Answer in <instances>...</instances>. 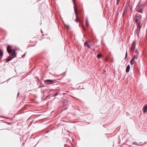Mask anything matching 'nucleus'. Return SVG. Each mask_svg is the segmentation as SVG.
Masks as SVG:
<instances>
[{
  "instance_id": "9b49d317",
  "label": "nucleus",
  "mask_w": 147,
  "mask_h": 147,
  "mask_svg": "<svg viewBox=\"0 0 147 147\" xmlns=\"http://www.w3.org/2000/svg\"><path fill=\"white\" fill-rule=\"evenodd\" d=\"M3 54V51L1 50H0V56H2Z\"/></svg>"
},
{
  "instance_id": "6ab92c4d",
  "label": "nucleus",
  "mask_w": 147,
  "mask_h": 147,
  "mask_svg": "<svg viewBox=\"0 0 147 147\" xmlns=\"http://www.w3.org/2000/svg\"><path fill=\"white\" fill-rule=\"evenodd\" d=\"M87 46L88 47V48H90V45L89 44H88L87 45Z\"/></svg>"
},
{
  "instance_id": "1a4fd4ad",
  "label": "nucleus",
  "mask_w": 147,
  "mask_h": 147,
  "mask_svg": "<svg viewBox=\"0 0 147 147\" xmlns=\"http://www.w3.org/2000/svg\"><path fill=\"white\" fill-rule=\"evenodd\" d=\"M130 69V66L129 65H128L126 69V72H128L129 71V69Z\"/></svg>"
},
{
  "instance_id": "5701e85b",
  "label": "nucleus",
  "mask_w": 147,
  "mask_h": 147,
  "mask_svg": "<svg viewBox=\"0 0 147 147\" xmlns=\"http://www.w3.org/2000/svg\"><path fill=\"white\" fill-rule=\"evenodd\" d=\"M67 29H69V25H68L67 26Z\"/></svg>"
},
{
  "instance_id": "9d476101",
  "label": "nucleus",
  "mask_w": 147,
  "mask_h": 147,
  "mask_svg": "<svg viewBox=\"0 0 147 147\" xmlns=\"http://www.w3.org/2000/svg\"><path fill=\"white\" fill-rule=\"evenodd\" d=\"M86 25L87 27H88L89 26V23H88V18L87 17L86 18Z\"/></svg>"
},
{
  "instance_id": "aec40b11",
  "label": "nucleus",
  "mask_w": 147,
  "mask_h": 147,
  "mask_svg": "<svg viewBox=\"0 0 147 147\" xmlns=\"http://www.w3.org/2000/svg\"><path fill=\"white\" fill-rule=\"evenodd\" d=\"M83 28L84 30H85L86 28H85V27H84V26H83Z\"/></svg>"
},
{
  "instance_id": "7ed1b4c3",
  "label": "nucleus",
  "mask_w": 147,
  "mask_h": 147,
  "mask_svg": "<svg viewBox=\"0 0 147 147\" xmlns=\"http://www.w3.org/2000/svg\"><path fill=\"white\" fill-rule=\"evenodd\" d=\"M76 0H73V3L74 4V11L75 12V15L76 16V18L75 20V21L76 22H81L82 23V22L81 21H80V20L79 19L78 16V9L77 8V7L76 6Z\"/></svg>"
},
{
  "instance_id": "ddd939ff",
  "label": "nucleus",
  "mask_w": 147,
  "mask_h": 147,
  "mask_svg": "<svg viewBox=\"0 0 147 147\" xmlns=\"http://www.w3.org/2000/svg\"><path fill=\"white\" fill-rule=\"evenodd\" d=\"M88 44V41H86L84 43V46H87Z\"/></svg>"
},
{
  "instance_id": "a878e982",
  "label": "nucleus",
  "mask_w": 147,
  "mask_h": 147,
  "mask_svg": "<svg viewBox=\"0 0 147 147\" xmlns=\"http://www.w3.org/2000/svg\"><path fill=\"white\" fill-rule=\"evenodd\" d=\"M2 56H0V59L2 58Z\"/></svg>"
},
{
  "instance_id": "39448f33",
  "label": "nucleus",
  "mask_w": 147,
  "mask_h": 147,
  "mask_svg": "<svg viewBox=\"0 0 147 147\" xmlns=\"http://www.w3.org/2000/svg\"><path fill=\"white\" fill-rule=\"evenodd\" d=\"M45 82L47 84H51L53 83V81L50 80H47L45 81Z\"/></svg>"
},
{
  "instance_id": "4be33fe9",
  "label": "nucleus",
  "mask_w": 147,
  "mask_h": 147,
  "mask_svg": "<svg viewBox=\"0 0 147 147\" xmlns=\"http://www.w3.org/2000/svg\"><path fill=\"white\" fill-rule=\"evenodd\" d=\"M20 95V93L19 92H18V94L17 96V97H18Z\"/></svg>"
},
{
  "instance_id": "f3484780",
  "label": "nucleus",
  "mask_w": 147,
  "mask_h": 147,
  "mask_svg": "<svg viewBox=\"0 0 147 147\" xmlns=\"http://www.w3.org/2000/svg\"><path fill=\"white\" fill-rule=\"evenodd\" d=\"M119 1V0H117V2L116 3L117 5H118Z\"/></svg>"
},
{
  "instance_id": "412c9836",
  "label": "nucleus",
  "mask_w": 147,
  "mask_h": 147,
  "mask_svg": "<svg viewBox=\"0 0 147 147\" xmlns=\"http://www.w3.org/2000/svg\"><path fill=\"white\" fill-rule=\"evenodd\" d=\"M135 59V55H134L133 58L132 59H133L134 60Z\"/></svg>"
},
{
  "instance_id": "f03ea898",
  "label": "nucleus",
  "mask_w": 147,
  "mask_h": 147,
  "mask_svg": "<svg viewBox=\"0 0 147 147\" xmlns=\"http://www.w3.org/2000/svg\"><path fill=\"white\" fill-rule=\"evenodd\" d=\"M7 52L9 53H11V55L13 58L16 56V55L15 52V49H11V46L9 45L7 47Z\"/></svg>"
},
{
  "instance_id": "4468645a",
  "label": "nucleus",
  "mask_w": 147,
  "mask_h": 147,
  "mask_svg": "<svg viewBox=\"0 0 147 147\" xmlns=\"http://www.w3.org/2000/svg\"><path fill=\"white\" fill-rule=\"evenodd\" d=\"M135 52L136 53L139 54V52L138 49H136Z\"/></svg>"
},
{
  "instance_id": "f8f14e48",
  "label": "nucleus",
  "mask_w": 147,
  "mask_h": 147,
  "mask_svg": "<svg viewBox=\"0 0 147 147\" xmlns=\"http://www.w3.org/2000/svg\"><path fill=\"white\" fill-rule=\"evenodd\" d=\"M97 57L98 58H100V57H101V54H98V55H97Z\"/></svg>"
},
{
  "instance_id": "a211bd4d",
  "label": "nucleus",
  "mask_w": 147,
  "mask_h": 147,
  "mask_svg": "<svg viewBox=\"0 0 147 147\" xmlns=\"http://www.w3.org/2000/svg\"><path fill=\"white\" fill-rule=\"evenodd\" d=\"M135 59H137L138 58V57L137 55H135Z\"/></svg>"
},
{
  "instance_id": "2eb2a0df",
  "label": "nucleus",
  "mask_w": 147,
  "mask_h": 147,
  "mask_svg": "<svg viewBox=\"0 0 147 147\" xmlns=\"http://www.w3.org/2000/svg\"><path fill=\"white\" fill-rule=\"evenodd\" d=\"M134 60L133 59H132V60L130 62V63L131 64L133 65L134 64V63H133V61H134Z\"/></svg>"
},
{
  "instance_id": "0eeeda50",
  "label": "nucleus",
  "mask_w": 147,
  "mask_h": 147,
  "mask_svg": "<svg viewBox=\"0 0 147 147\" xmlns=\"http://www.w3.org/2000/svg\"><path fill=\"white\" fill-rule=\"evenodd\" d=\"M13 58V57L11 56H9L8 58L7 59L6 62H8L9 61L11 60Z\"/></svg>"
},
{
  "instance_id": "6e6552de",
  "label": "nucleus",
  "mask_w": 147,
  "mask_h": 147,
  "mask_svg": "<svg viewBox=\"0 0 147 147\" xmlns=\"http://www.w3.org/2000/svg\"><path fill=\"white\" fill-rule=\"evenodd\" d=\"M147 109V106L145 105L144 106L143 108V111L144 113H145L146 111V109Z\"/></svg>"
},
{
  "instance_id": "393cba45",
  "label": "nucleus",
  "mask_w": 147,
  "mask_h": 147,
  "mask_svg": "<svg viewBox=\"0 0 147 147\" xmlns=\"http://www.w3.org/2000/svg\"><path fill=\"white\" fill-rule=\"evenodd\" d=\"M50 131H46L45 133H48Z\"/></svg>"
},
{
  "instance_id": "b1692460",
  "label": "nucleus",
  "mask_w": 147,
  "mask_h": 147,
  "mask_svg": "<svg viewBox=\"0 0 147 147\" xmlns=\"http://www.w3.org/2000/svg\"><path fill=\"white\" fill-rule=\"evenodd\" d=\"M127 52H126V57H127Z\"/></svg>"
},
{
  "instance_id": "20e7f679",
  "label": "nucleus",
  "mask_w": 147,
  "mask_h": 147,
  "mask_svg": "<svg viewBox=\"0 0 147 147\" xmlns=\"http://www.w3.org/2000/svg\"><path fill=\"white\" fill-rule=\"evenodd\" d=\"M140 18H140L136 16V17L134 19V21H135L136 23L138 24V30H140V26L139 25L141 22Z\"/></svg>"
},
{
  "instance_id": "f257e3e1",
  "label": "nucleus",
  "mask_w": 147,
  "mask_h": 147,
  "mask_svg": "<svg viewBox=\"0 0 147 147\" xmlns=\"http://www.w3.org/2000/svg\"><path fill=\"white\" fill-rule=\"evenodd\" d=\"M147 1L146 0H140L138 6L136 8V11H140L144 8Z\"/></svg>"
},
{
  "instance_id": "423d86ee",
  "label": "nucleus",
  "mask_w": 147,
  "mask_h": 147,
  "mask_svg": "<svg viewBox=\"0 0 147 147\" xmlns=\"http://www.w3.org/2000/svg\"><path fill=\"white\" fill-rule=\"evenodd\" d=\"M136 45V43L135 41H134L132 45V46L131 47V49L134 50V49Z\"/></svg>"
},
{
  "instance_id": "dca6fc26",
  "label": "nucleus",
  "mask_w": 147,
  "mask_h": 147,
  "mask_svg": "<svg viewBox=\"0 0 147 147\" xmlns=\"http://www.w3.org/2000/svg\"><path fill=\"white\" fill-rule=\"evenodd\" d=\"M58 94V92H57L55 94L53 95V96H57Z\"/></svg>"
}]
</instances>
